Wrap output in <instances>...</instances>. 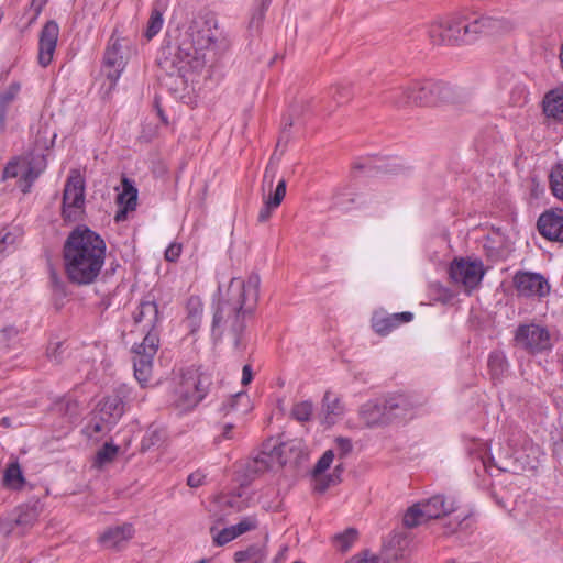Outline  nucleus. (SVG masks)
I'll return each instance as SVG.
<instances>
[{"mask_svg":"<svg viewBox=\"0 0 563 563\" xmlns=\"http://www.w3.org/2000/svg\"><path fill=\"white\" fill-rule=\"evenodd\" d=\"M85 186L79 175L67 179L63 196V216L67 221H76L84 212Z\"/></svg>","mask_w":563,"mask_h":563,"instance_id":"nucleus-12","label":"nucleus"},{"mask_svg":"<svg viewBox=\"0 0 563 563\" xmlns=\"http://www.w3.org/2000/svg\"><path fill=\"white\" fill-rule=\"evenodd\" d=\"M168 7L167 0H156L151 11V15L145 30V37L147 40L156 36L164 24V13Z\"/></svg>","mask_w":563,"mask_h":563,"instance_id":"nucleus-28","label":"nucleus"},{"mask_svg":"<svg viewBox=\"0 0 563 563\" xmlns=\"http://www.w3.org/2000/svg\"><path fill=\"white\" fill-rule=\"evenodd\" d=\"M252 379H253L252 367H251V365L246 364L242 368L241 383H242L243 386H246V385H249L252 382Z\"/></svg>","mask_w":563,"mask_h":563,"instance_id":"nucleus-59","label":"nucleus"},{"mask_svg":"<svg viewBox=\"0 0 563 563\" xmlns=\"http://www.w3.org/2000/svg\"><path fill=\"white\" fill-rule=\"evenodd\" d=\"M217 24V19L212 14L195 15L180 35L175 52L169 53L172 56H164L159 60L161 67L170 80L168 85L175 93L189 92V88L194 90L207 64L205 51L216 42Z\"/></svg>","mask_w":563,"mask_h":563,"instance_id":"nucleus-1","label":"nucleus"},{"mask_svg":"<svg viewBox=\"0 0 563 563\" xmlns=\"http://www.w3.org/2000/svg\"><path fill=\"white\" fill-rule=\"evenodd\" d=\"M134 536V528L131 523H123L110 527L99 537V542L107 549H119Z\"/></svg>","mask_w":563,"mask_h":563,"instance_id":"nucleus-23","label":"nucleus"},{"mask_svg":"<svg viewBox=\"0 0 563 563\" xmlns=\"http://www.w3.org/2000/svg\"><path fill=\"white\" fill-rule=\"evenodd\" d=\"M471 27V22L460 15L439 16L430 22L428 35L434 45L470 44L474 42V35L466 29Z\"/></svg>","mask_w":563,"mask_h":563,"instance_id":"nucleus-7","label":"nucleus"},{"mask_svg":"<svg viewBox=\"0 0 563 563\" xmlns=\"http://www.w3.org/2000/svg\"><path fill=\"white\" fill-rule=\"evenodd\" d=\"M549 178L553 196L563 201V163H558L552 167Z\"/></svg>","mask_w":563,"mask_h":563,"instance_id":"nucleus-39","label":"nucleus"},{"mask_svg":"<svg viewBox=\"0 0 563 563\" xmlns=\"http://www.w3.org/2000/svg\"><path fill=\"white\" fill-rule=\"evenodd\" d=\"M131 52L129 40L120 37L114 31L104 52V66L109 69L107 77L115 84L123 71Z\"/></svg>","mask_w":563,"mask_h":563,"instance_id":"nucleus-10","label":"nucleus"},{"mask_svg":"<svg viewBox=\"0 0 563 563\" xmlns=\"http://www.w3.org/2000/svg\"><path fill=\"white\" fill-rule=\"evenodd\" d=\"M543 111L547 117L554 120H563V91L552 90L548 92L543 100Z\"/></svg>","mask_w":563,"mask_h":563,"instance_id":"nucleus-30","label":"nucleus"},{"mask_svg":"<svg viewBox=\"0 0 563 563\" xmlns=\"http://www.w3.org/2000/svg\"><path fill=\"white\" fill-rule=\"evenodd\" d=\"M209 387L208 377L195 369L185 372L174 390L173 404L180 412H187L206 397Z\"/></svg>","mask_w":563,"mask_h":563,"instance_id":"nucleus-8","label":"nucleus"},{"mask_svg":"<svg viewBox=\"0 0 563 563\" xmlns=\"http://www.w3.org/2000/svg\"><path fill=\"white\" fill-rule=\"evenodd\" d=\"M261 278L251 274L246 279L232 278L225 294L221 296L212 320V332L221 328L229 329L234 335V345L243 347L242 333L245 319L251 316L257 305Z\"/></svg>","mask_w":563,"mask_h":563,"instance_id":"nucleus-2","label":"nucleus"},{"mask_svg":"<svg viewBox=\"0 0 563 563\" xmlns=\"http://www.w3.org/2000/svg\"><path fill=\"white\" fill-rule=\"evenodd\" d=\"M106 243L90 229H76L64 245L65 272L70 282L91 284L104 264Z\"/></svg>","mask_w":563,"mask_h":563,"instance_id":"nucleus-3","label":"nucleus"},{"mask_svg":"<svg viewBox=\"0 0 563 563\" xmlns=\"http://www.w3.org/2000/svg\"><path fill=\"white\" fill-rule=\"evenodd\" d=\"M252 409L251 399L249 395L244 391H239L234 395H231L227 398L220 406L219 411L223 416H229L234 413L239 417H242L250 412Z\"/></svg>","mask_w":563,"mask_h":563,"instance_id":"nucleus-25","label":"nucleus"},{"mask_svg":"<svg viewBox=\"0 0 563 563\" xmlns=\"http://www.w3.org/2000/svg\"><path fill=\"white\" fill-rule=\"evenodd\" d=\"M187 316L184 323L189 329L191 334H195L201 325L203 306L198 297H190L186 306Z\"/></svg>","mask_w":563,"mask_h":563,"instance_id":"nucleus-29","label":"nucleus"},{"mask_svg":"<svg viewBox=\"0 0 563 563\" xmlns=\"http://www.w3.org/2000/svg\"><path fill=\"white\" fill-rule=\"evenodd\" d=\"M0 423H1V426L5 427V428L11 427V420H10V418H8V417H3V418L1 419V422H0Z\"/></svg>","mask_w":563,"mask_h":563,"instance_id":"nucleus-62","label":"nucleus"},{"mask_svg":"<svg viewBox=\"0 0 563 563\" xmlns=\"http://www.w3.org/2000/svg\"><path fill=\"white\" fill-rule=\"evenodd\" d=\"M459 90L448 82L433 79L415 80L387 91L384 102L395 108L408 106L434 107L457 102Z\"/></svg>","mask_w":563,"mask_h":563,"instance_id":"nucleus-6","label":"nucleus"},{"mask_svg":"<svg viewBox=\"0 0 563 563\" xmlns=\"http://www.w3.org/2000/svg\"><path fill=\"white\" fill-rule=\"evenodd\" d=\"M236 525H238L240 531L244 534L249 531L256 529L258 526V521H257L256 517L249 516V517L243 518Z\"/></svg>","mask_w":563,"mask_h":563,"instance_id":"nucleus-54","label":"nucleus"},{"mask_svg":"<svg viewBox=\"0 0 563 563\" xmlns=\"http://www.w3.org/2000/svg\"><path fill=\"white\" fill-rule=\"evenodd\" d=\"M266 553L263 549L251 547L245 551L235 553V561L238 563H264Z\"/></svg>","mask_w":563,"mask_h":563,"instance_id":"nucleus-41","label":"nucleus"},{"mask_svg":"<svg viewBox=\"0 0 563 563\" xmlns=\"http://www.w3.org/2000/svg\"><path fill=\"white\" fill-rule=\"evenodd\" d=\"M472 27L467 32L473 33L474 41L478 35L499 36L512 31L514 23L506 18L481 16L471 21Z\"/></svg>","mask_w":563,"mask_h":563,"instance_id":"nucleus-18","label":"nucleus"},{"mask_svg":"<svg viewBox=\"0 0 563 563\" xmlns=\"http://www.w3.org/2000/svg\"><path fill=\"white\" fill-rule=\"evenodd\" d=\"M20 91V85L16 82L11 84L2 92H0V130H4L7 111L9 106L13 102Z\"/></svg>","mask_w":563,"mask_h":563,"instance_id":"nucleus-32","label":"nucleus"},{"mask_svg":"<svg viewBox=\"0 0 563 563\" xmlns=\"http://www.w3.org/2000/svg\"><path fill=\"white\" fill-rule=\"evenodd\" d=\"M162 317L154 298L147 296L133 311L136 331L145 334L143 341L133 346L134 376L141 386H145L152 376L153 360L159 346L157 325Z\"/></svg>","mask_w":563,"mask_h":563,"instance_id":"nucleus-4","label":"nucleus"},{"mask_svg":"<svg viewBox=\"0 0 563 563\" xmlns=\"http://www.w3.org/2000/svg\"><path fill=\"white\" fill-rule=\"evenodd\" d=\"M413 319L411 312H399L388 314L383 311L375 312L372 318V327L379 335H387L400 324L408 323Z\"/></svg>","mask_w":563,"mask_h":563,"instance_id":"nucleus-21","label":"nucleus"},{"mask_svg":"<svg viewBox=\"0 0 563 563\" xmlns=\"http://www.w3.org/2000/svg\"><path fill=\"white\" fill-rule=\"evenodd\" d=\"M275 175L276 168L273 165H268L265 169L262 184L263 207L260 209L257 217L260 222H266L271 218L273 211L280 206L286 196L287 185L285 179H280L274 192L272 191Z\"/></svg>","mask_w":563,"mask_h":563,"instance_id":"nucleus-11","label":"nucleus"},{"mask_svg":"<svg viewBox=\"0 0 563 563\" xmlns=\"http://www.w3.org/2000/svg\"><path fill=\"white\" fill-rule=\"evenodd\" d=\"M38 518V511L35 506H21L16 509V515L0 520V534L9 536L11 533L22 534L27 528L32 527Z\"/></svg>","mask_w":563,"mask_h":563,"instance_id":"nucleus-14","label":"nucleus"},{"mask_svg":"<svg viewBox=\"0 0 563 563\" xmlns=\"http://www.w3.org/2000/svg\"><path fill=\"white\" fill-rule=\"evenodd\" d=\"M66 406H67V409H68V410H73L74 412H75V409H76V407H77V405H76L75 402H74V404L67 402V405H66Z\"/></svg>","mask_w":563,"mask_h":563,"instance_id":"nucleus-63","label":"nucleus"},{"mask_svg":"<svg viewBox=\"0 0 563 563\" xmlns=\"http://www.w3.org/2000/svg\"><path fill=\"white\" fill-rule=\"evenodd\" d=\"M313 404L310 400L295 402L290 410V417L298 422H307L313 413Z\"/></svg>","mask_w":563,"mask_h":563,"instance_id":"nucleus-40","label":"nucleus"},{"mask_svg":"<svg viewBox=\"0 0 563 563\" xmlns=\"http://www.w3.org/2000/svg\"><path fill=\"white\" fill-rule=\"evenodd\" d=\"M347 563H378V559L374 554L364 552L362 554L353 556Z\"/></svg>","mask_w":563,"mask_h":563,"instance_id":"nucleus-58","label":"nucleus"},{"mask_svg":"<svg viewBox=\"0 0 563 563\" xmlns=\"http://www.w3.org/2000/svg\"><path fill=\"white\" fill-rule=\"evenodd\" d=\"M282 459H287V463L298 464L308 455L307 445L300 439H292L277 445Z\"/></svg>","mask_w":563,"mask_h":563,"instance_id":"nucleus-27","label":"nucleus"},{"mask_svg":"<svg viewBox=\"0 0 563 563\" xmlns=\"http://www.w3.org/2000/svg\"><path fill=\"white\" fill-rule=\"evenodd\" d=\"M357 538V531L353 528L346 529L342 533H338L333 537V543L335 548L342 552L347 551Z\"/></svg>","mask_w":563,"mask_h":563,"instance_id":"nucleus-43","label":"nucleus"},{"mask_svg":"<svg viewBox=\"0 0 563 563\" xmlns=\"http://www.w3.org/2000/svg\"><path fill=\"white\" fill-rule=\"evenodd\" d=\"M16 235L7 229L0 230V252H4L9 246L15 243Z\"/></svg>","mask_w":563,"mask_h":563,"instance_id":"nucleus-51","label":"nucleus"},{"mask_svg":"<svg viewBox=\"0 0 563 563\" xmlns=\"http://www.w3.org/2000/svg\"><path fill=\"white\" fill-rule=\"evenodd\" d=\"M335 446H336V450L339 451L340 459L344 457L352 450L351 441L349 439H344V438H338L335 440Z\"/></svg>","mask_w":563,"mask_h":563,"instance_id":"nucleus-56","label":"nucleus"},{"mask_svg":"<svg viewBox=\"0 0 563 563\" xmlns=\"http://www.w3.org/2000/svg\"><path fill=\"white\" fill-rule=\"evenodd\" d=\"M559 60H560L561 69L563 70V40H562V43H561V46H560Z\"/></svg>","mask_w":563,"mask_h":563,"instance_id":"nucleus-61","label":"nucleus"},{"mask_svg":"<svg viewBox=\"0 0 563 563\" xmlns=\"http://www.w3.org/2000/svg\"><path fill=\"white\" fill-rule=\"evenodd\" d=\"M497 467L501 471H508V465H497Z\"/></svg>","mask_w":563,"mask_h":563,"instance_id":"nucleus-64","label":"nucleus"},{"mask_svg":"<svg viewBox=\"0 0 563 563\" xmlns=\"http://www.w3.org/2000/svg\"><path fill=\"white\" fill-rule=\"evenodd\" d=\"M287 464V459H282L277 446L269 451H261L252 461L247 463L250 473L260 474L266 471H275Z\"/></svg>","mask_w":563,"mask_h":563,"instance_id":"nucleus-22","label":"nucleus"},{"mask_svg":"<svg viewBox=\"0 0 563 563\" xmlns=\"http://www.w3.org/2000/svg\"><path fill=\"white\" fill-rule=\"evenodd\" d=\"M537 228L547 240L563 243V209L552 208L542 212Z\"/></svg>","mask_w":563,"mask_h":563,"instance_id":"nucleus-15","label":"nucleus"},{"mask_svg":"<svg viewBox=\"0 0 563 563\" xmlns=\"http://www.w3.org/2000/svg\"><path fill=\"white\" fill-rule=\"evenodd\" d=\"M118 453V448L115 445L106 443L96 454L95 464L98 467L103 466L104 464L111 462Z\"/></svg>","mask_w":563,"mask_h":563,"instance_id":"nucleus-45","label":"nucleus"},{"mask_svg":"<svg viewBox=\"0 0 563 563\" xmlns=\"http://www.w3.org/2000/svg\"><path fill=\"white\" fill-rule=\"evenodd\" d=\"M181 253V246L177 243H172L165 251V258L169 262H175Z\"/></svg>","mask_w":563,"mask_h":563,"instance_id":"nucleus-57","label":"nucleus"},{"mask_svg":"<svg viewBox=\"0 0 563 563\" xmlns=\"http://www.w3.org/2000/svg\"><path fill=\"white\" fill-rule=\"evenodd\" d=\"M354 205H361L358 201V196L351 191L349 187L340 188L335 191L333 195V206L347 211L352 208Z\"/></svg>","mask_w":563,"mask_h":563,"instance_id":"nucleus-34","label":"nucleus"},{"mask_svg":"<svg viewBox=\"0 0 563 563\" xmlns=\"http://www.w3.org/2000/svg\"><path fill=\"white\" fill-rule=\"evenodd\" d=\"M330 95L338 104H342L352 98L351 89L344 85H335L331 87Z\"/></svg>","mask_w":563,"mask_h":563,"instance_id":"nucleus-49","label":"nucleus"},{"mask_svg":"<svg viewBox=\"0 0 563 563\" xmlns=\"http://www.w3.org/2000/svg\"><path fill=\"white\" fill-rule=\"evenodd\" d=\"M387 421L411 419L415 413V404L410 397L402 394L387 396L385 399Z\"/></svg>","mask_w":563,"mask_h":563,"instance_id":"nucleus-20","label":"nucleus"},{"mask_svg":"<svg viewBox=\"0 0 563 563\" xmlns=\"http://www.w3.org/2000/svg\"><path fill=\"white\" fill-rule=\"evenodd\" d=\"M457 512L454 521L445 527L448 533L468 530L473 526V511L462 509L461 501L454 495L438 494L413 504L404 515L402 522L407 528H415L432 519L449 517Z\"/></svg>","mask_w":563,"mask_h":563,"instance_id":"nucleus-5","label":"nucleus"},{"mask_svg":"<svg viewBox=\"0 0 563 563\" xmlns=\"http://www.w3.org/2000/svg\"><path fill=\"white\" fill-rule=\"evenodd\" d=\"M59 36L58 24L51 20L44 24L38 36L37 60L42 67H47L52 60L57 46Z\"/></svg>","mask_w":563,"mask_h":563,"instance_id":"nucleus-17","label":"nucleus"},{"mask_svg":"<svg viewBox=\"0 0 563 563\" xmlns=\"http://www.w3.org/2000/svg\"><path fill=\"white\" fill-rule=\"evenodd\" d=\"M122 187L123 190L118 196V202L124 206V211H122V213H125L128 210H133L135 208L137 190L126 178H123Z\"/></svg>","mask_w":563,"mask_h":563,"instance_id":"nucleus-35","label":"nucleus"},{"mask_svg":"<svg viewBox=\"0 0 563 563\" xmlns=\"http://www.w3.org/2000/svg\"><path fill=\"white\" fill-rule=\"evenodd\" d=\"M232 540H234V533H232L230 527H227L213 534V542L217 545H224Z\"/></svg>","mask_w":563,"mask_h":563,"instance_id":"nucleus-53","label":"nucleus"},{"mask_svg":"<svg viewBox=\"0 0 563 563\" xmlns=\"http://www.w3.org/2000/svg\"><path fill=\"white\" fill-rule=\"evenodd\" d=\"M101 415V420L115 424L124 412V406L118 395L104 397L96 409Z\"/></svg>","mask_w":563,"mask_h":563,"instance_id":"nucleus-24","label":"nucleus"},{"mask_svg":"<svg viewBox=\"0 0 563 563\" xmlns=\"http://www.w3.org/2000/svg\"><path fill=\"white\" fill-rule=\"evenodd\" d=\"M487 365L493 379H499L508 369L506 356L500 352L490 353Z\"/></svg>","mask_w":563,"mask_h":563,"instance_id":"nucleus-36","label":"nucleus"},{"mask_svg":"<svg viewBox=\"0 0 563 563\" xmlns=\"http://www.w3.org/2000/svg\"><path fill=\"white\" fill-rule=\"evenodd\" d=\"M236 426L232 422L223 423L220 427V433L214 438L217 443H221L227 440H235L240 437V433L235 431Z\"/></svg>","mask_w":563,"mask_h":563,"instance_id":"nucleus-50","label":"nucleus"},{"mask_svg":"<svg viewBox=\"0 0 563 563\" xmlns=\"http://www.w3.org/2000/svg\"><path fill=\"white\" fill-rule=\"evenodd\" d=\"M101 415L96 410L93 412V416L91 417L88 424L85 427V433L89 438L98 437L99 434H103L114 426L113 423H108L100 419Z\"/></svg>","mask_w":563,"mask_h":563,"instance_id":"nucleus-38","label":"nucleus"},{"mask_svg":"<svg viewBox=\"0 0 563 563\" xmlns=\"http://www.w3.org/2000/svg\"><path fill=\"white\" fill-rule=\"evenodd\" d=\"M41 169H36L26 158H15L8 163L3 170V178H19V186L25 194L33 181L38 177Z\"/></svg>","mask_w":563,"mask_h":563,"instance_id":"nucleus-16","label":"nucleus"},{"mask_svg":"<svg viewBox=\"0 0 563 563\" xmlns=\"http://www.w3.org/2000/svg\"><path fill=\"white\" fill-rule=\"evenodd\" d=\"M529 100V91L522 84H515L509 93V104L512 107H523Z\"/></svg>","mask_w":563,"mask_h":563,"instance_id":"nucleus-44","label":"nucleus"},{"mask_svg":"<svg viewBox=\"0 0 563 563\" xmlns=\"http://www.w3.org/2000/svg\"><path fill=\"white\" fill-rule=\"evenodd\" d=\"M24 476L18 462L8 465L3 474V485L11 489H21L24 485Z\"/></svg>","mask_w":563,"mask_h":563,"instance_id":"nucleus-33","label":"nucleus"},{"mask_svg":"<svg viewBox=\"0 0 563 563\" xmlns=\"http://www.w3.org/2000/svg\"><path fill=\"white\" fill-rule=\"evenodd\" d=\"M360 417L369 427L388 423L385 401H367L361 407Z\"/></svg>","mask_w":563,"mask_h":563,"instance_id":"nucleus-26","label":"nucleus"},{"mask_svg":"<svg viewBox=\"0 0 563 563\" xmlns=\"http://www.w3.org/2000/svg\"><path fill=\"white\" fill-rule=\"evenodd\" d=\"M272 0H262V3L254 10L251 20H250V29L258 30L262 25V22L265 18V12L271 4Z\"/></svg>","mask_w":563,"mask_h":563,"instance_id":"nucleus-46","label":"nucleus"},{"mask_svg":"<svg viewBox=\"0 0 563 563\" xmlns=\"http://www.w3.org/2000/svg\"><path fill=\"white\" fill-rule=\"evenodd\" d=\"M450 276L454 283L463 286L466 291H471L483 279V263L481 261L455 258L450 266Z\"/></svg>","mask_w":563,"mask_h":563,"instance_id":"nucleus-13","label":"nucleus"},{"mask_svg":"<svg viewBox=\"0 0 563 563\" xmlns=\"http://www.w3.org/2000/svg\"><path fill=\"white\" fill-rule=\"evenodd\" d=\"M205 482H206V475L200 471H196V472L191 473L187 478V484L191 488H198V487L202 486L205 484Z\"/></svg>","mask_w":563,"mask_h":563,"instance_id":"nucleus-55","label":"nucleus"},{"mask_svg":"<svg viewBox=\"0 0 563 563\" xmlns=\"http://www.w3.org/2000/svg\"><path fill=\"white\" fill-rule=\"evenodd\" d=\"M272 0H262V3L254 10L251 20H250V29L258 30L262 25V22L265 18V12L271 4Z\"/></svg>","mask_w":563,"mask_h":563,"instance_id":"nucleus-47","label":"nucleus"},{"mask_svg":"<svg viewBox=\"0 0 563 563\" xmlns=\"http://www.w3.org/2000/svg\"><path fill=\"white\" fill-rule=\"evenodd\" d=\"M64 352L63 343L62 342H52L47 346V356L49 360H52L55 363L60 362L62 357L60 355Z\"/></svg>","mask_w":563,"mask_h":563,"instance_id":"nucleus-52","label":"nucleus"},{"mask_svg":"<svg viewBox=\"0 0 563 563\" xmlns=\"http://www.w3.org/2000/svg\"><path fill=\"white\" fill-rule=\"evenodd\" d=\"M516 344L531 354H539L552 349L549 330L538 323L520 324L515 333Z\"/></svg>","mask_w":563,"mask_h":563,"instance_id":"nucleus-9","label":"nucleus"},{"mask_svg":"<svg viewBox=\"0 0 563 563\" xmlns=\"http://www.w3.org/2000/svg\"><path fill=\"white\" fill-rule=\"evenodd\" d=\"M230 529L232 531V533H234V539L242 536L243 533L240 531L238 525H232L230 526Z\"/></svg>","mask_w":563,"mask_h":563,"instance_id":"nucleus-60","label":"nucleus"},{"mask_svg":"<svg viewBox=\"0 0 563 563\" xmlns=\"http://www.w3.org/2000/svg\"><path fill=\"white\" fill-rule=\"evenodd\" d=\"M514 283L517 291L526 297H544L550 291L548 282L537 273H517Z\"/></svg>","mask_w":563,"mask_h":563,"instance_id":"nucleus-19","label":"nucleus"},{"mask_svg":"<svg viewBox=\"0 0 563 563\" xmlns=\"http://www.w3.org/2000/svg\"><path fill=\"white\" fill-rule=\"evenodd\" d=\"M342 472V466L336 465L334 468V473L331 475H319L313 476L314 479V489L319 493H324L330 486L336 485L340 479V473Z\"/></svg>","mask_w":563,"mask_h":563,"instance_id":"nucleus-42","label":"nucleus"},{"mask_svg":"<svg viewBox=\"0 0 563 563\" xmlns=\"http://www.w3.org/2000/svg\"><path fill=\"white\" fill-rule=\"evenodd\" d=\"M334 456H335V453L333 450H327L323 455L319 459V461L317 462L314 468H313V472H312V476H319L321 474H323L332 464L333 460H334Z\"/></svg>","mask_w":563,"mask_h":563,"instance_id":"nucleus-48","label":"nucleus"},{"mask_svg":"<svg viewBox=\"0 0 563 563\" xmlns=\"http://www.w3.org/2000/svg\"><path fill=\"white\" fill-rule=\"evenodd\" d=\"M218 504L232 511H241L250 506L249 498L244 497L242 493L221 496L218 499Z\"/></svg>","mask_w":563,"mask_h":563,"instance_id":"nucleus-37","label":"nucleus"},{"mask_svg":"<svg viewBox=\"0 0 563 563\" xmlns=\"http://www.w3.org/2000/svg\"><path fill=\"white\" fill-rule=\"evenodd\" d=\"M323 422L331 426L335 423L336 419L343 413V407L340 399L331 394L325 393L322 400Z\"/></svg>","mask_w":563,"mask_h":563,"instance_id":"nucleus-31","label":"nucleus"}]
</instances>
